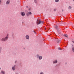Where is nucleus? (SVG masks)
I'll return each instance as SVG.
<instances>
[{"mask_svg":"<svg viewBox=\"0 0 74 74\" xmlns=\"http://www.w3.org/2000/svg\"><path fill=\"white\" fill-rule=\"evenodd\" d=\"M58 63V60H54L53 62V64H56Z\"/></svg>","mask_w":74,"mask_h":74,"instance_id":"obj_7","label":"nucleus"},{"mask_svg":"<svg viewBox=\"0 0 74 74\" xmlns=\"http://www.w3.org/2000/svg\"><path fill=\"white\" fill-rule=\"evenodd\" d=\"M71 8H72V7H71V6H69L68 7V9L69 10H71Z\"/></svg>","mask_w":74,"mask_h":74,"instance_id":"obj_13","label":"nucleus"},{"mask_svg":"<svg viewBox=\"0 0 74 74\" xmlns=\"http://www.w3.org/2000/svg\"><path fill=\"white\" fill-rule=\"evenodd\" d=\"M36 58H37L39 60H41L42 59V57L40 56L39 54H37L36 55Z\"/></svg>","mask_w":74,"mask_h":74,"instance_id":"obj_2","label":"nucleus"},{"mask_svg":"<svg viewBox=\"0 0 74 74\" xmlns=\"http://www.w3.org/2000/svg\"><path fill=\"white\" fill-rule=\"evenodd\" d=\"M72 50L73 52H74V47L73 46V45H72Z\"/></svg>","mask_w":74,"mask_h":74,"instance_id":"obj_12","label":"nucleus"},{"mask_svg":"<svg viewBox=\"0 0 74 74\" xmlns=\"http://www.w3.org/2000/svg\"><path fill=\"white\" fill-rule=\"evenodd\" d=\"M16 67V64L14 65V66L12 67V69L13 71H15Z\"/></svg>","mask_w":74,"mask_h":74,"instance_id":"obj_4","label":"nucleus"},{"mask_svg":"<svg viewBox=\"0 0 74 74\" xmlns=\"http://www.w3.org/2000/svg\"><path fill=\"white\" fill-rule=\"evenodd\" d=\"M34 33H35V34H36V32H35V31H34Z\"/></svg>","mask_w":74,"mask_h":74,"instance_id":"obj_23","label":"nucleus"},{"mask_svg":"<svg viewBox=\"0 0 74 74\" xmlns=\"http://www.w3.org/2000/svg\"><path fill=\"white\" fill-rule=\"evenodd\" d=\"M1 74H5V71H1Z\"/></svg>","mask_w":74,"mask_h":74,"instance_id":"obj_11","label":"nucleus"},{"mask_svg":"<svg viewBox=\"0 0 74 74\" xmlns=\"http://www.w3.org/2000/svg\"><path fill=\"white\" fill-rule=\"evenodd\" d=\"M25 38L26 39L29 40V36L27 34L25 36Z\"/></svg>","mask_w":74,"mask_h":74,"instance_id":"obj_9","label":"nucleus"},{"mask_svg":"<svg viewBox=\"0 0 74 74\" xmlns=\"http://www.w3.org/2000/svg\"><path fill=\"white\" fill-rule=\"evenodd\" d=\"M45 29H46V28H45Z\"/></svg>","mask_w":74,"mask_h":74,"instance_id":"obj_32","label":"nucleus"},{"mask_svg":"<svg viewBox=\"0 0 74 74\" xmlns=\"http://www.w3.org/2000/svg\"><path fill=\"white\" fill-rule=\"evenodd\" d=\"M16 62H17V61L16 60L15 61L14 63H16Z\"/></svg>","mask_w":74,"mask_h":74,"instance_id":"obj_22","label":"nucleus"},{"mask_svg":"<svg viewBox=\"0 0 74 74\" xmlns=\"http://www.w3.org/2000/svg\"><path fill=\"white\" fill-rule=\"evenodd\" d=\"M73 42V43H74V41H72Z\"/></svg>","mask_w":74,"mask_h":74,"instance_id":"obj_28","label":"nucleus"},{"mask_svg":"<svg viewBox=\"0 0 74 74\" xmlns=\"http://www.w3.org/2000/svg\"><path fill=\"white\" fill-rule=\"evenodd\" d=\"M8 34H7L6 36L5 37L2 38L1 39V41L3 42H4L6 41H7L8 39Z\"/></svg>","mask_w":74,"mask_h":74,"instance_id":"obj_1","label":"nucleus"},{"mask_svg":"<svg viewBox=\"0 0 74 74\" xmlns=\"http://www.w3.org/2000/svg\"><path fill=\"white\" fill-rule=\"evenodd\" d=\"M29 10H30V8L29 9Z\"/></svg>","mask_w":74,"mask_h":74,"instance_id":"obj_26","label":"nucleus"},{"mask_svg":"<svg viewBox=\"0 0 74 74\" xmlns=\"http://www.w3.org/2000/svg\"><path fill=\"white\" fill-rule=\"evenodd\" d=\"M1 50H2V48L1 47H0V53L1 52Z\"/></svg>","mask_w":74,"mask_h":74,"instance_id":"obj_17","label":"nucleus"},{"mask_svg":"<svg viewBox=\"0 0 74 74\" xmlns=\"http://www.w3.org/2000/svg\"><path fill=\"white\" fill-rule=\"evenodd\" d=\"M55 1L56 3H58L59 1V0H55Z\"/></svg>","mask_w":74,"mask_h":74,"instance_id":"obj_14","label":"nucleus"},{"mask_svg":"<svg viewBox=\"0 0 74 74\" xmlns=\"http://www.w3.org/2000/svg\"><path fill=\"white\" fill-rule=\"evenodd\" d=\"M0 70H1V68L0 67Z\"/></svg>","mask_w":74,"mask_h":74,"instance_id":"obj_30","label":"nucleus"},{"mask_svg":"<svg viewBox=\"0 0 74 74\" xmlns=\"http://www.w3.org/2000/svg\"><path fill=\"white\" fill-rule=\"evenodd\" d=\"M24 49H25V48H24Z\"/></svg>","mask_w":74,"mask_h":74,"instance_id":"obj_29","label":"nucleus"},{"mask_svg":"<svg viewBox=\"0 0 74 74\" xmlns=\"http://www.w3.org/2000/svg\"><path fill=\"white\" fill-rule=\"evenodd\" d=\"M58 50H61V49H60V47H58Z\"/></svg>","mask_w":74,"mask_h":74,"instance_id":"obj_21","label":"nucleus"},{"mask_svg":"<svg viewBox=\"0 0 74 74\" xmlns=\"http://www.w3.org/2000/svg\"><path fill=\"white\" fill-rule=\"evenodd\" d=\"M10 0H7L6 2V5H9L10 4Z\"/></svg>","mask_w":74,"mask_h":74,"instance_id":"obj_5","label":"nucleus"},{"mask_svg":"<svg viewBox=\"0 0 74 74\" xmlns=\"http://www.w3.org/2000/svg\"><path fill=\"white\" fill-rule=\"evenodd\" d=\"M34 2L36 4H37V0H34Z\"/></svg>","mask_w":74,"mask_h":74,"instance_id":"obj_15","label":"nucleus"},{"mask_svg":"<svg viewBox=\"0 0 74 74\" xmlns=\"http://www.w3.org/2000/svg\"><path fill=\"white\" fill-rule=\"evenodd\" d=\"M64 36H65L66 37H68V35H64Z\"/></svg>","mask_w":74,"mask_h":74,"instance_id":"obj_18","label":"nucleus"},{"mask_svg":"<svg viewBox=\"0 0 74 74\" xmlns=\"http://www.w3.org/2000/svg\"><path fill=\"white\" fill-rule=\"evenodd\" d=\"M39 74H44V72H41Z\"/></svg>","mask_w":74,"mask_h":74,"instance_id":"obj_19","label":"nucleus"},{"mask_svg":"<svg viewBox=\"0 0 74 74\" xmlns=\"http://www.w3.org/2000/svg\"><path fill=\"white\" fill-rule=\"evenodd\" d=\"M0 4H1V1L0 0Z\"/></svg>","mask_w":74,"mask_h":74,"instance_id":"obj_24","label":"nucleus"},{"mask_svg":"<svg viewBox=\"0 0 74 74\" xmlns=\"http://www.w3.org/2000/svg\"><path fill=\"white\" fill-rule=\"evenodd\" d=\"M27 8H28V6H27Z\"/></svg>","mask_w":74,"mask_h":74,"instance_id":"obj_27","label":"nucleus"},{"mask_svg":"<svg viewBox=\"0 0 74 74\" xmlns=\"http://www.w3.org/2000/svg\"><path fill=\"white\" fill-rule=\"evenodd\" d=\"M32 12H29L27 13V16H29V15H32Z\"/></svg>","mask_w":74,"mask_h":74,"instance_id":"obj_6","label":"nucleus"},{"mask_svg":"<svg viewBox=\"0 0 74 74\" xmlns=\"http://www.w3.org/2000/svg\"><path fill=\"white\" fill-rule=\"evenodd\" d=\"M15 74H19V73H15Z\"/></svg>","mask_w":74,"mask_h":74,"instance_id":"obj_25","label":"nucleus"},{"mask_svg":"<svg viewBox=\"0 0 74 74\" xmlns=\"http://www.w3.org/2000/svg\"><path fill=\"white\" fill-rule=\"evenodd\" d=\"M55 28H56L57 29V30L58 32V26L57 25H55Z\"/></svg>","mask_w":74,"mask_h":74,"instance_id":"obj_16","label":"nucleus"},{"mask_svg":"<svg viewBox=\"0 0 74 74\" xmlns=\"http://www.w3.org/2000/svg\"><path fill=\"white\" fill-rule=\"evenodd\" d=\"M56 41L57 43H59V42H61V41H62V40H61V39H57L56 40Z\"/></svg>","mask_w":74,"mask_h":74,"instance_id":"obj_10","label":"nucleus"},{"mask_svg":"<svg viewBox=\"0 0 74 74\" xmlns=\"http://www.w3.org/2000/svg\"><path fill=\"white\" fill-rule=\"evenodd\" d=\"M56 10L57 9L56 8H55L54 9V11H56Z\"/></svg>","mask_w":74,"mask_h":74,"instance_id":"obj_20","label":"nucleus"},{"mask_svg":"<svg viewBox=\"0 0 74 74\" xmlns=\"http://www.w3.org/2000/svg\"><path fill=\"white\" fill-rule=\"evenodd\" d=\"M62 11L63 12V10H62Z\"/></svg>","mask_w":74,"mask_h":74,"instance_id":"obj_31","label":"nucleus"},{"mask_svg":"<svg viewBox=\"0 0 74 74\" xmlns=\"http://www.w3.org/2000/svg\"><path fill=\"white\" fill-rule=\"evenodd\" d=\"M41 23L42 24L43 23H44V22L43 21H41L40 20H37L36 23L37 25H39Z\"/></svg>","mask_w":74,"mask_h":74,"instance_id":"obj_3","label":"nucleus"},{"mask_svg":"<svg viewBox=\"0 0 74 74\" xmlns=\"http://www.w3.org/2000/svg\"><path fill=\"white\" fill-rule=\"evenodd\" d=\"M21 14L22 16H25V13L23 12H21Z\"/></svg>","mask_w":74,"mask_h":74,"instance_id":"obj_8","label":"nucleus"}]
</instances>
